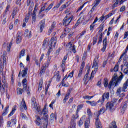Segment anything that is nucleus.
Returning <instances> with one entry per match:
<instances>
[{
  "label": "nucleus",
  "instance_id": "nucleus-1",
  "mask_svg": "<svg viewBox=\"0 0 128 128\" xmlns=\"http://www.w3.org/2000/svg\"><path fill=\"white\" fill-rule=\"evenodd\" d=\"M128 78L126 80V81L124 84L122 88V87H120L117 89V90L116 92V96H118L120 98H124V96H126V94L124 92H126V90L128 88Z\"/></svg>",
  "mask_w": 128,
  "mask_h": 128
},
{
  "label": "nucleus",
  "instance_id": "nucleus-2",
  "mask_svg": "<svg viewBox=\"0 0 128 128\" xmlns=\"http://www.w3.org/2000/svg\"><path fill=\"white\" fill-rule=\"evenodd\" d=\"M122 78H120V76L118 78L116 74H114L108 85V89L110 90L112 88V86H118V84L120 82Z\"/></svg>",
  "mask_w": 128,
  "mask_h": 128
},
{
  "label": "nucleus",
  "instance_id": "nucleus-3",
  "mask_svg": "<svg viewBox=\"0 0 128 128\" xmlns=\"http://www.w3.org/2000/svg\"><path fill=\"white\" fill-rule=\"evenodd\" d=\"M48 111H46V108H44L42 112H39V114L40 116H43L44 123V124L43 128H48Z\"/></svg>",
  "mask_w": 128,
  "mask_h": 128
},
{
  "label": "nucleus",
  "instance_id": "nucleus-4",
  "mask_svg": "<svg viewBox=\"0 0 128 128\" xmlns=\"http://www.w3.org/2000/svg\"><path fill=\"white\" fill-rule=\"evenodd\" d=\"M2 78L4 80H2V83L4 84L2 85V78L0 77V92H1V95L2 96L4 92H6V88H8V86L6 84V76H3Z\"/></svg>",
  "mask_w": 128,
  "mask_h": 128
},
{
  "label": "nucleus",
  "instance_id": "nucleus-5",
  "mask_svg": "<svg viewBox=\"0 0 128 128\" xmlns=\"http://www.w3.org/2000/svg\"><path fill=\"white\" fill-rule=\"evenodd\" d=\"M72 18H74V16L70 13L67 14L63 20V25L65 26H68L70 24V22H72Z\"/></svg>",
  "mask_w": 128,
  "mask_h": 128
},
{
  "label": "nucleus",
  "instance_id": "nucleus-6",
  "mask_svg": "<svg viewBox=\"0 0 128 128\" xmlns=\"http://www.w3.org/2000/svg\"><path fill=\"white\" fill-rule=\"evenodd\" d=\"M8 57L6 56V52L4 51L2 55L1 56V58L0 60V66H2V60L3 61L2 66H4V65H6V58ZM2 71V69L0 68V72Z\"/></svg>",
  "mask_w": 128,
  "mask_h": 128
},
{
  "label": "nucleus",
  "instance_id": "nucleus-7",
  "mask_svg": "<svg viewBox=\"0 0 128 128\" xmlns=\"http://www.w3.org/2000/svg\"><path fill=\"white\" fill-rule=\"evenodd\" d=\"M32 106H34V108L36 110V112H40V108L38 106V104H36V100L34 97L32 98Z\"/></svg>",
  "mask_w": 128,
  "mask_h": 128
},
{
  "label": "nucleus",
  "instance_id": "nucleus-8",
  "mask_svg": "<svg viewBox=\"0 0 128 128\" xmlns=\"http://www.w3.org/2000/svg\"><path fill=\"white\" fill-rule=\"evenodd\" d=\"M78 118V112H76V115L74 116L70 122V125L68 128H76V118Z\"/></svg>",
  "mask_w": 128,
  "mask_h": 128
},
{
  "label": "nucleus",
  "instance_id": "nucleus-9",
  "mask_svg": "<svg viewBox=\"0 0 128 128\" xmlns=\"http://www.w3.org/2000/svg\"><path fill=\"white\" fill-rule=\"evenodd\" d=\"M98 56H96L94 60L92 66V68H94V72H96V70H98Z\"/></svg>",
  "mask_w": 128,
  "mask_h": 128
},
{
  "label": "nucleus",
  "instance_id": "nucleus-10",
  "mask_svg": "<svg viewBox=\"0 0 128 128\" xmlns=\"http://www.w3.org/2000/svg\"><path fill=\"white\" fill-rule=\"evenodd\" d=\"M106 108L111 112H114V102H107L106 104Z\"/></svg>",
  "mask_w": 128,
  "mask_h": 128
},
{
  "label": "nucleus",
  "instance_id": "nucleus-11",
  "mask_svg": "<svg viewBox=\"0 0 128 128\" xmlns=\"http://www.w3.org/2000/svg\"><path fill=\"white\" fill-rule=\"evenodd\" d=\"M93 74H94V71H92V72L91 73V75L90 77H88V74H86L83 78L84 82H86V81L90 82V80H92V78H94V77Z\"/></svg>",
  "mask_w": 128,
  "mask_h": 128
},
{
  "label": "nucleus",
  "instance_id": "nucleus-12",
  "mask_svg": "<svg viewBox=\"0 0 128 128\" xmlns=\"http://www.w3.org/2000/svg\"><path fill=\"white\" fill-rule=\"evenodd\" d=\"M56 37H52L51 38V40H50V44L48 45L50 48H52V44H54V48L56 46Z\"/></svg>",
  "mask_w": 128,
  "mask_h": 128
},
{
  "label": "nucleus",
  "instance_id": "nucleus-13",
  "mask_svg": "<svg viewBox=\"0 0 128 128\" xmlns=\"http://www.w3.org/2000/svg\"><path fill=\"white\" fill-rule=\"evenodd\" d=\"M27 6H30L29 7V12L28 14H32V8H34V2L30 0H29L28 2V0Z\"/></svg>",
  "mask_w": 128,
  "mask_h": 128
},
{
  "label": "nucleus",
  "instance_id": "nucleus-14",
  "mask_svg": "<svg viewBox=\"0 0 128 128\" xmlns=\"http://www.w3.org/2000/svg\"><path fill=\"white\" fill-rule=\"evenodd\" d=\"M128 0H114V2H116L112 6V8L114 10L115 8H116L118 6V2H120V4H123L124 2Z\"/></svg>",
  "mask_w": 128,
  "mask_h": 128
},
{
  "label": "nucleus",
  "instance_id": "nucleus-15",
  "mask_svg": "<svg viewBox=\"0 0 128 128\" xmlns=\"http://www.w3.org/2000/svg\"><path fill=\"white\" fill-rule=\"evenodd\" d=\"M126 108H128V104L124 102L122 106V108L120 110V112L121 114H124Z\"/></svg>",
  "mask_w": 128,
  "mask_h": 128
},
{
  "label": "nucleus",
  "instance_id": "nucleus-16",
  "mask_svg": "<svg viewBox=\"0 0 128 128\" xmlns=\"http://www.w3.org/2000/svg\"><path fill=\"white\" fill-rule=\"evenodd\" d=\"M98 4H100V0H96L95 4L92 6L90 12H89V14H92L94 12V10H96V6H98Z\"/></svg>",
  "mask_w": 128,
  "mask_h": 128
},
{
  "label": "nucleus",
  "instance_id": "nucleus-17",
  "mask_svg": "<svg viewBox=\"0 0 128 128\" xmlns=\"http://www.w3.org/2000/svg\"><path fill=\"white\" fill-rule=\"evenodd\" d=\"M22 84L23 86V88H24V90H28V80H26V78H25L22 80Z\"/></svg>",
  "mask_w": 128,
  "mask_h": 128
},
{
  "label": "nucleus",
  "instance_id": "nucleus-18",
  "mask_svg": "<svg viewBox=\"0 0 128 128\" xmlns=\"http://www.w3.org/2000/svg\"><path fill=\"white\" fill-rule=\"evenodd\" d=\"M46 23V21L44 20H42L40 22V32H42V30H44V24Z\"/></svg>",
  "mask_w": 128,
  "mask_h": 128
},
{
  "label": "nucleus",
  "instance_id": "nucleus-19",
  "mask_svg": "<svg viewBox=\"0 0 128 128\" xmlns=\"http://www.w3.org/2000/svg\"><path fill=\"white\" fill-rule=\"evenodd\" d=\"M68 46H69L70 50H72L74 54H76V48H74V45L72 44V42L68 43Z\"/></svg>",
  "mask_w": 128,
  "mask_h": 128
},
{
  "label": "nucleus",
  "instance_id": "nucleus-20",
  "mask_svg": "<svg viewBox=\"0 0 128 128\" xmlns=\"http://www.w3.org/2000/svg\"><path fill=\"white\" fill-rule=\"evenodd\" d=\"M96 128H102V123H100V119H98V117H97L96 122Z\"/></svg>",
  "mask_w": 128,
  "mask_h": 128
},
{
  "label": "nucleus",
  "instance_id": "nucleus-21",
  "mask_svg": "<svg viewBox=\"0 0 128 128\" xmlns=\"http://www.w3.org/2000/svg\"><path fill=\"white\" fill-rule=\"evenodd\" d=\"M110 98V93L108 92L104 93L102 96V100L104 102V100H108V98Z\"/></svg>",
  "mask_w": 128,
  "mask_h": 128
},
{
  "label": "nucleus",
  "instance_id": "nucleus-22",
  "mask_svg": "<svg viewBox=\"0 0 128 128\" xmlns=\"http://www.w3.org/2000/svg\"><path fill=\"white\" fill-rule=\"evenodd\" d=\"M104 112H106V109L104 108V107H102L100 108V110L98 112H96L97 118H98L100 116V115L102 114H104Z\"/></svg>",
  "mask_w": 128,
  "mask_h": 128
},
{
  "label": "nucleus",
  "instance_id": "nucleus-23",
  "mask_svg": "<svg viewBox=\"0 0 128 128\" xmlns=\"http://www.w3.org/2000/svg\"><path fill=\"white\" fill-rule=\"evenodd\" d=\"M46 56H48V58L47 59L46 62L45 63L44 65L46 66H47V68H48V66H50V60H52V58L48 56H50V53H48V54H47Z\"/></svg>",
  "mask_w": 128,
  "mask_h": 128
},
{
  "label": "nucleus",
  "instance_id": "nucleus-24",
  "mask_svg": "<svg viewBox=\"0 0 128 128\" xmlns=\"http://www.w3.org/2000/svg\"><path fill=\"white\" fill-rule=\"evenodd\" d=\"M28 67H25L24 70H22V78H24V76L28 74Z\"/></svg>",
  "mask_w": 128,
  "mask_h": 128
},
{
  "label": "nucleus",
  "instance_id": "nucleus-25",
  "mask_svg": "<svg viewBox=\"0 0 128 128\" xmlns=\"http://www.w3.org/2000/svg\"><path fill=\"white\" fill-rule=\"evenodd\" d=\"M24 36L26 38H32V32L28 31V30H26L24 32Z\"/></svg>",
  "mask_w": 128,
  "mask_h": 128
},
{
  "label": "nucleus",
  "instance_id": "nucleus-26",
  "mask_svg": "<svg viewBox=\"0 0 128 128\" xmlns=\"http://www.w3.org/2000/svg\"><path fill=\"white\" fill-rule=\"evenodd\" d=\"M48 68V66L45 65H43L40 70V74H44L46 72V70Z\"/></svg>",
  "mask_w": 128,
  "mask_h": 128
},
{
  "label": "nucleus",
  "instance_id": "nucleus-27",
  "mask_svg": "<svg viewBox=\"0 0 128 128\" xmlns=\"http://www.w3.org/2000/svg\"><path fill=\"white\" fill-rule=\"evenodd\" d=\"M85 119H86V116H82L80 118L79 122H78V125L79 126H82V124H84V122Z\"/></svg>",
  "mask_w": 128,
  "mask_h": 128
},
{
  "label": "nucleus",
  "instance_id": "nucleus-28",
  "mask_svg": "<svg viewBox=\"0 0 128 128\" xmlns=\"http://www.w3.org/2000/svg\"><path fill=\"white\" fill-rule=\"evenodd\" d=\"M86 104H90L91 106H96V102L94 101H89L86 100Z\"/></svg>",
  "mask_w": 128,
  "mask_h": 128
},
{
  "label": "nucleus",
  "instance_id": "nucleus-29",
  "mask_svg": "<svg viewBox=\"0 0 128 128\" xmlns=\"http://www.w3.org/2000/svg\"><path fill=\"white\" fill-rule=\"evenodd\" d=\"M104 101L102 100H99L98 101L96 102V106H104Z\"/></svg>",
  "mask_w": 128,
  "mask_h": 128
},
{
  "label": "nucleus",
  "instance_id": "nucleus-30",
  "mask_svg": "<svg viewBox=\"0 0 128 128\" xmlns=\"http://www.w3.org/2000/svg\"><path fill=\"white\" fill-rule=\"evenodd\" d=\"M70 92H69L68 93H67L66 94L63 100L64 104H66V100H68V98L70 97Z\"/></svg>",
  "mask_w": 128,
  "mask_h": 128
},
{
  "label": "nucleus",
  "instance_id": "nucleus-31",
  "mask_svg": "<svg viewBox=\"0 0 128 128\" xmlns=\"http://www.w3.org/2000/svg\"><path fill=\"white\" fill-rule=\"evenodd\" d=\"M36 124H37V126H40V124H42V119H40V117L38 116L36 117Z\"/></svg>",
  "mask_w": 128,
  "mask_h": 128
},
{
  "label": "nucleus",
  "instance_id": "nucleus-32",
  "mask_svg": "<svg viewBox=\"0 0 128 128\" xmlns=\"http://www.w3.org/2000/svg\"><path fill=\"white\" fill-rule=\"evenodd\" d=\"M16 110V105H14L12 109V112H10V114H8V116L10 118V116H12L14 114V112Z\"/></svg>",
  "mask_w": 128,
  "mask_h": 128
},
{
  "label": "nucleus",
  "instance_id": "nucleus-33",
  "mask_svg": "<svg viewBox=\"0 0 128 128\" xmlns=\"http://www.w3.org/2000/svg\"><path fill=\"white\" fill-rule=\"evenodd\" d=\"M26 56V50L22 49L20 52L19 58H22V56Z\"/></svg>",
  "mask_w": 128,
  "mask_h": 128
},
{
  "label": "nucleus",
  "instance_id": "nucleus-34",
  "mask_svg": "<svg viewBox=\"0 0 128 128\" xmlns=\"http://www.w3.org/2000/svg\"><path fill=\"white\" fill-rule=\"evenodd\" d=\"M12 40H12L10 41V42L7 44V48H6L7 52H10V48H12Z\"/></svg>",
  "mask_w": 128,
  "mask_h": 128
},
{
  "label": "nucleus",
  "instance_id": "nucleus-35",
  "mask_svg": "<svg viewBox=\"0 0 128 128\" xmlns=\"http://www.w3.org/2000/svg\"><path fill=\"white\" fill-rule=\"evenodd\" d=\"M18 14V8L15 7L13 9V11L12 12V18H14V16Z\"/></svg>",
  "mask_w": 128,
  "mask_h": 128
},
{
  "label": "nucleus",
  "instance_id": "nucleus-36",
  "mask_svg": "<svg viewBox=\"0 0 128 128\" xmlns=\"http://www.w3.org/2000/svg\"><path fill=\"white\" fill-rule=\"evenodd\" d=\"M22 108H24V110H26L28 108H26V101H24V99H22V103H21Z\"/></svg>",
  "mask_w": 128,
  "mask_h": 128
},
{
  "label": "nucleus",
  "instance_id": "nucleus-37",
  "mask_svg": "<svg viewBox=\"0 0 128 128\" xmlns=\"http://www.w3.org/2000/svg\"><path fill=\"white\" fill-rule=\"evenodd\" d=\"M66 58H68V55L64 56V59L62 60V68H64L66 66Z\"/></svg>",
  "mask_w": 128,
  "mask_h": 128
},
{
  "label": "nucleus",
  "instance_id": "nucleus-38",
  "mask_svg": "<svg viewBox=\"0 0 128 128\" xmlns=\"http://www.w3.org/2000/svg\"><path fill=\"white\" fill-rule=\"evenodd\" d=\"M10 106H7L5 108L3 112V113L2 114V116H6L8 114V108Z\"/></svg>",
  "mask_w": 128,
  "mask_h": 128
},
{
  "label": "nucleus",
  "instance_id": "nucleus-39",
  "mask_svg": "<svg viewBox=\"0 0 128 128\" xmlns=\"http://www.w3.org/2000/svg\"><path fill=\"white\" fill-rule=\"evenodd\" d=\"M110 128H118L116 124L114 121H112L110 124Z\"/></svg>",
  "mask_w": 128,
  "mask_h": 128
},
{
  "label": "nucleus",
  "instance_id": "nucleus-40",
  "mask_svg": "<svg viewBox=\"0 0 128 128\" xmlns=\"http://www.w3.org/2000/svg\"><path fill=\"white\" fill-rule=\"evenodd\" d=\"M82 20H84V17L82 18V17H80L78 20L75 26L76 27L78 26V24H80V22H82Z\"/></svg>",
  "mask_w": 128,
  "mask_h": 128
},
{
  "label": "nucleus",
  "instance_id": "nucleus-41",
  "mask_svg": "<svg viewBox=\"0 0 128 128\" xmlns=\"http://www.w3.org/2000/svg\"><path fill=\"white\" fill-rule=\"evenodd\" d=\"M32 23L36 22V13H33L32 14Z\"/></svg>",
  "mask_w": 128,
  "mask_h": 128
},
{
  "label": "nucleus",
  "instance_id": "nucleus-42",
  "mask_svg": "<svg viewBox=\"0 0 128 128\" xmlns=\"http://www.w3.org/2000/svg\"><path fill=\"white\" fill-rule=\"evenodd\" d=\"M22 36H20V35L17 36L16 38V44H20V42H22Z\"/></svg>",
  "mask_w": 128,
  "mask_h": 128
},
{
  "label": "nucleus",
  "instance_id": "nucleus-43",
  "mask_svg": "<svg viewBox=\"0 0 128 128\" xmlns=\"http://www.w3.org/2000/svg\"><path fill=\"white\" fill-rule=\"evenodd\" d=\"M85 128H88L90 126V120L87 119L84 122Z\"/></svg>",
  "mask_w": 128,
  "mask_h": 128
},
{
  "label": "nucleus",
  "instance_id": "nucleus-44",
  "mask_svg": "<svg viewBox=\"0 0 128 128\" xmlns=\"http://www.w3.org/2000/svg\"><path fill=\"white\" fill-rule=\"evenodd\" d=\"M104 87L107 88L108 84V78H104Z\"/></svg>",
  "mask_w": 128,
  "mask_h": 128
},
{
  "label": "nucleus",
  "instance_id": "nucleus-45",
  "mask_svg": "<svg viewBox=\"0 0 128 128\" xmlns=\"http://www.w3.org/2000/svg\"><path fill=\"white\" fill-rule=\"evenodd\" d=\"M118 64H116L114 69L113 70H110V72H118Z\"/></svg>",
  "mask_w": 128,
  "mask_h": 128
},
{
  "label": "nucleus",
  "instance_id": "nucleus-46",
  "mask_svg": "<svg viewBox=\"0 0 128 128\" xmlns=\"http://www.w3.org/2000/svg\"><path fill=\"white\" fill-rule=\"evenodd\" d=\"M123 58V60L124 62H126L128 60V56L126 54H122L121 55V58Z\"/></svg>",
  "mask_w": 128,
  "mask_h": 128
},
{
  "label": "nucleus",
  "instance_id": "nucleus-47",
  "mask_svg": "<svg viewBox=\"0 0 128 128\" xmlns=\"http://www.w3.org/2000/svg\"><path fill=\"white\" fill-rule=\"evenodd\" d=\"M23 92H24V90L22 89L21 88H17V94H22Z\"/></svg>",
  "mask_w": 128,
  "mask_h": 128
},
{
  "label": "nucleus",
  "instance_id": "nucleus-48",
  "mask_svg": "<svg viewBox=\"0 0 128 128\" xmlns=\"http://www.w3.org/2000/svg\"><path fill=\"white\" fill-rule=\"evenodd\" d=\"M102 42V33H100V36H99V40L98 44H101Z\"/></svg>",
  "mask_w": 128,
  "mask_h": 128
},
{
  "label": "nucleus",
  "instance_id": "nucleus-49",
  "mask_svg": "<svg viewBox=\"0 0 128 128\" xmlns=\"http://www.w3.org/2000/svg\"><path fill=\"white\" fill-rule=\"evenodd\" d=\"M108 38L105 37L104 38L103 40V46H108L107 42Z\"/></svg>",
  "mask_w": 128,
  "mask_h": 128
},
{
  "label": "nucleus",
  "instance_id": "nucleus-50",
  "mask_svg": "<svg viewBox=\"0 0 128 128\" xmlns=\"http://www.w3.org/2000/svg\"><path fill=\"white\" fill-rule=\"evenodd\" d=\"M83 68H80V70L79 71V73L78 74V76L76 78H80V76H82V70H83Z\"/></svg>",
  "mask_w": 128,
  "mask_h": 128
},
{
  "label": "nucleus",
  "instance_id": "nucleus-51",
  "mask_svg": "<svg viewBox=\"0 0 128 128\" xmlns=\"http://www.w3.org/2000/svg\"><path fill=\"white\" fill-rule=\"evenodd\" d=\"M52 6H54V3H51L48 7L46 9V10L47 12H48V10H50L52 8Z\"/></svg>",
  "mask_w": 128,
  "mask_h": 128
},
{
  "label": "nucleus",
  "instance_id": "nucleus-52",
  "mask_svg": "<svg viewBox=\"0 0 128 128\" xmlns=\"http://www.w3.org/2000/svg\"><path fill=\"white\" fill-rule=\"evenodd\" d=\"M42 80L40 81L38 90H42Z\"/></svg>",
  "mask_w": 128,
  "mask_h": 128
},
{
  "label": "nucleus",
  "instance_id": "nucleus-53",
  "mask_svg": "<svg viewBox=\"0 0 128 128\" xmlns=\"http://www.w3.org/2000/svg\"><path fill=\"white\" fill-rule=\"evenodd\" d=\"M94 98V96H83V98H84L85 100H91V98Z\"/></svg>",
  "mask_w": 128,
  "mask_h": 128
},
{
  "label": "nucleus",
  "instance_id": "nucleus-54",
  "mask_svg": "<svg viewBox=\"0 0 128 128\" xmlns=\"http://www.w3.org/2000/svg\"><path fill=\"white\" fill-rule=\"evenodd\" d=\"M20 116H21L22 118V120H28V117L24 113H22L20 114Z\"/></svg>",
  "mask_w": 128,
  "mask_h": 128
},
{
  "label": "nucleus",
  "instance_id": "nucleus-55",
  "mask_svg": "<svg viewBox=\"0 0 128 128\" xmlns=\"http://www.w3.org/2000/svg\"><path fill=\"white\" fill-rule=\"evenodd\" d=\"M38 4H36L34 8V10L33 11V13L36 14V10H38Z\"/></svg>",
  "mask_w": 128,
  "mask_h": 128
},
{
  "label": "nucleus",
  "instance_id": "nucleus-56",
  "mask_svg": "<svg viewBox=\"0 0 128 128\" xmlns=\"http://www.w3.org/2000/svg\"><path fill=\"white\" fill-rule=\"evenodd\" d=\"M84 108V104H80L78 105V106H77V110H76V112H78V110H80V108Z\"/></svg>",
  "mask_w": 128,
  "mask_h": 128
},
{
  "label": "nucleus",
  "instance_id": "nucleus-57",
  "mask_svg": "<svg viewBox=\"0 0 128 128\" xmlns=\"http://www.w3.org/2000/svg\"><path fill=\"white\" fill-rule=\"evenodd\" d=\"M86 32V31L84 30L80 34L79 38H82V36L84 35V34Z\"/></svg>",
  "mask_w": 128,
  "mask_h": 128
},
{
  "label": "nucleus",
  "instance_id": "nucleus-58",
  "mask_svg": "<svg viewBox=\"0 0 128 128\" xmlns=\"http://www.w3.org/2000/svg\"><path fill=\"white\" fill-rule=\"evenodd\" d=\"M87 114L88 116H92V112L90 111V109L88 108L87 110Z\"/></svg>",
  "mask_w": 128,
  "mask_h": 128
},
{
  "label": "nucleus",
  "instance_id": "nucleus-59",
  "mask_svg": "<svg viewBox=\"0 0 128 128\" xmlns=\"http://www.w3.org/2000/svg\"><path fill=\"white\" fill-rule=\"evenodd\" d=\"M64 32L66 34H68V32H70V28H64Z\"/></svg>",
  "mask_w": 128,
  "mask_h": 128
},
{
  "label": "nucleus",
  "instance_id": "nucleus-60",
  "mask_svg": "<svg viewBox=\"0 0 128 128\" xmlns=\"http://www.w3.org/2000/svg\"><path fill=\"white\" fill-rule=\"evenodd\" d=\"M66 8V4H63L60 8V12H62V10H64V8Z\"/></svg>",
  "mask_w": 128,
  "mask_h": 128
},
{
  "label": "nucleus",
  "instance_id": "nucleus-61",
  "mask_svg": "<svg viewBox=\"0 0 128 128\" xmlns=\"http://www.w3.org/2000/svg\"><path fill=\"white\" fill-rule=\"evenodd\" d=\"M3 123H4V120L2 119V116H0V128L2 126Z\"/></svg>",
  "mask_w": 128,
  "mask_h": 128
},
{
  "label": "nucleus",
  "instance_id": "nucleus-62",
  "mask_svg": "<svg viewBox=\"0 0 128 128\" xmlns=\"http://www.w3.org/2000/svg\"><path fill=\"white\" fill-rule=\"evenodd\" d=\"M54 76H56V82H60V76L59 74H57L55 75Z\"/></svg>",
  "mask_w": 128,
  "mask_h": 128
},
{
  "label": "nucleus",
  "instance_id": "nucleus-63",
  "mask_svg": "<svg viewBox=\"0 0 128 128\" xmlns=\"http://www.w3.org/2000/svg\"><path fill=\"white\" fill-rule=\"evenodd\" d=\"M54 28H56V22H53V23L52 24L50 28L51 30H53Z\"/></svg>",
  "mask_w": 128,
  "mask_h": 128
},
{
  "label": "nucleus",
  "instance_id": "nucleus-64",
  "mask_svg": "<svg viewBox=\"0 0 128 128\" xmlns=\"http://www.w3.org/2000/svg\"><path fill=\"white\" fill-rule=\"evenodd\" d=\"M54 28H56V22H53V23L52 24L50 28L51 30H53Z\"/></svg>",
  "mask_w": 128,
  "mask_h": 128
}]
</instances>
